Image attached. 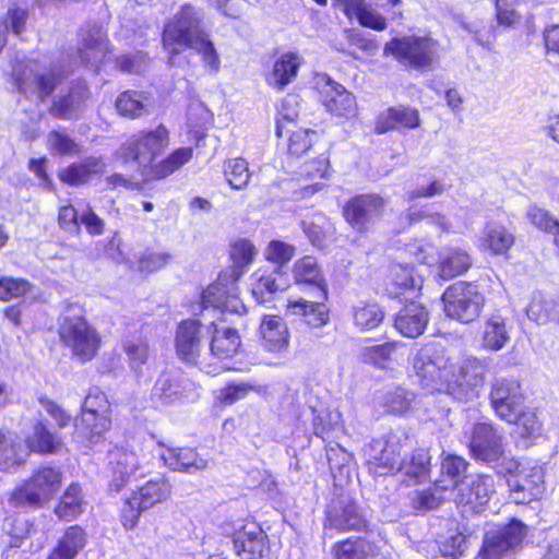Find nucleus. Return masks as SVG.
Listing matches in <instances>:
<instances>
[{
  "label": "nucleus",
  "instance_id": "nucleus-61",
  "mask_svg": "<svg viewBox=\"0 0 559 559\" xmlns=\"http://www.w3.org/2000/svg\"><path fill=\"white\" fill-rule=\"evenodd\" d=\"M526 218L535 228L544 234H549L559 223V219L552 216L548 210L537 204L528 205Z\"/></svg>",
  "mask_w": 559,
  "mask_h": 559
},
{
  "label": "nucleus",
  "instance_id": "nucleus-13",
  "mask_svg": "<svg viewBox=\"0 0 559 559\" xmlns=\"http://www.w3.org/2000/svg\"><path fill=\"white\" fill-rule=\"evenodd\" d=\"M298 112H278L275 120V135L286 139V154L289 158L299 159L307 154L316 144L318 132L308 128H297Z\"/></svg>",
  "mask_w": 559,
  "mask_h": 559
},
{
  "label": "nucleus",
  "instance_id": "nucleus-34",
  "mask_svg": "<svg viewBox=\"0 0 559 559\" xmlns=\"http://www.w3.org/2000/svg\"><path fill=\"white\" fill-rule=\"evenodd\" d=\"M404 346L405 343L401 341H388L381 344L367 345L360 349L359 358L362 364L385 370L395 360L397 350Z\"/></svg>",
  "mask_w": 559,
  "mask_h": 559
},
{
  "label": "nucleus",
  "instance_id": "nucleus-2",
  "mask_svg": "<svg viewBox=\"0 0 559 559\" xmlns=\"http://www.w3.org/2000/svg\"><path fill=\"white\" fill-rule=\"evenodd\" d=\"M170 144L169 129L159 123L153 129H142L128 138L120 146V156L128 163H136L148 180H162L179 170L193 157L191 146L178 147L156 162Z\"/></svg>",
  "mask_w": 559,
  "mask_h": 559
},
{
  "label": "nucleus",
  "instance_id": "nucleus-54",
  "mask_svg": "<svg viewBox=\"0 0 559 559\" xmlns=\"http://www.w3.org/2000/svg\"><path fill=\"white\" fill-rule=\"evenodd\" d=\"M158 460L169 469L186 474H194L207 465L202 456H158Z\"/></svg>",
  "mask_w": 559,
  "mask_h": 559
},
{
  "label": "nucleus",
  "instance_id": "nucleus-36",
  "mask_svg": "<svg viewBox=\"0 0 559 559\" xmlns=\"http://www.w3.org/2000/svg\"><path fill=\"white\" fill-rule=\"evenodd\" d=\"M87 542L85 531L79 525L66 530L48 559H74Z\"/></svg>",
  "mask_w": 559,
  "mask_h": 559
},
{
  "label": "nucleus",
  "instance_id": "nucleus-11",
  "mask_svg": "<svg viewBox=\"0 0 559 559\" xmlns=\"http://www.w3.org/2000/svg\"><path fill=\"white\" fill-rule=\"evenodd\" d=\"M333 173L331 154L324 151L317 156L305 160L296 174L299 187L294 190L296 200L312 197L326 187Z\"/></svg>",
  "mask_w": 559,
  "mask_h": 559
},
{
  "label": "nucleus",
  "instance_id": "nucleus-22",
  "mask_svg": "<svg viewBox=\"0 0 559 559\" xmlns=\"http://www.w3.org/2000/svg\"><path fill=\"white\" fill-rule=\"evenodd\" d=\"M515 240L514 228L489 221L484 225L478 239V248L489 255L508 258Z\"/></svg>",
  "mask_w": 559,
  "mask_h": 559
},
{
  "label": "nucleus",
  "instance_id": "nucleus-20",
  "mask_svg": "<svg viewBox=\"0 0 559 559\" xmlns=\"http://www.w3.org/2000/svg\"><path fill=\"white\" fill-rule=\"evenodd\" d=\"M292 276L302 292L319 294L322 299H329V284L316 257L306 254L298 258L293 263Z\"/></svg>",
  "mask_w": 559,
  "mask_h": 559
},
{
  "label": "nucleus",
  "instance_id": "nucleus-37",
  "mask_svg": "<svg viewBox=\"0 0 559 559\" xmlns=\"http://www.w3.org/2000/svg\"><path fill=\"white\" fill-rule=\"evenodd\" d=\"M469 475L468 463L463 456H443L440 477L436 480V485L443 490L453 489Z\"/></svg>",
  "mask_w": 559,
  "mask_h": 559
},
{
  "label": "nucleus",
  "instance_id": "nucleus-43",
  "mask_svg": "<svg viewBox=\"0 0 559 559\" xmlns=\"http://www.w3.org/2000/svg\"><path fill=\"white\" fill-rule=\"evenodd\" d=\"M185 392L183 381L171 372H163L153 386V395L163 404H170L180 400Z\"/></svg>",
  "mask_w": 559,
  "mask_h": 559
},
{
  "label": "nucleus",
  "instance_id": "nucleus-38",
  "mask_svg": "<svg viewBox=\"0 0 559 559\" xmlns=\"http://www.w3.org/2000/svg\"><path fill=\"white\" fill-rule=\"evenodd\" d=\"M255 253V247L250 239L238 238L231 241L228 251L231 265L224 269V271L240 278L247 266L253 262Z\"/></svg>",
  "mask_w": 559,
  "mask_h": 559
},
{
  "label": "nucleus",
  "instance_id": "nucleus-57",
  "mask_svg": "<svg viewBox=\"0 0 559 559\" xmlns=\"http://www.w3.org/2000/svg\"><path fill=\"white\" fill-rule=\"evenodd\" d=\"M48 150L57 155H75L81 152L80 145L66 132L51 130L48 133Z\"/></svg>",
  "mask_w": 559,
  "mask_h": 559
},
{
  "label": "nucleus",
  "instance_id": "nucleus-29",
  "mask_svg": "<svg viewBox=\"0 0 559 559\" xmlns=\"http://www.w3.org/2000/svg\"><path fill=\"white\" fill-rule=\"evenodd\" d=\"M467 444L471 454H502L503 437L492 423H476Z\"/></svg>",
  "mask_w": 559,
  "mask_h": 559
},
{
  "label": "nucleus",
  "instance_id": "nucleus-60",
  "mask_svg": "<svg viewBox=\"0 0 559 559\" xmlns=\"http://www.w3.org/2000/svg\"><path fill=\"white\" fill-rule=\"evenodd\" d=\"M295 253L296 249L293 245L277 239L271 240L264 250L265 259L278 267L287 264Z\"/></svg>",
  "mask_w": 559,
  "mask_h": 559
},
{
  "label": "nucleus",
  "instance_id": "nucleus-1",
  "mask_svg": "<svg viewBox=\"0 0 559 559\" xmlns=\"http://www.w3.org/2000/svg\"><path fill=\"white\" fill-rule=\"evenodd\" d=\"M412 369L421 388L466 403L478 397L487 366L478 358H467L461 365L453 362L441 344L429 342L415 353Z\"/></svg>",
  "mask_w": 559,
  "mask_h": 559
},
{
  "label": "nucleus",
  "instance_id": "nucleus-35",
  "mask_svg": "<svg viewBox=\"0 0 559 559\" xmlns=\"http://www.w3.org/2000/svg\"><path fill=\"white\" fill-rule=\"evenodd\" d=\"M73 425L79 436L93 441L94 438L100 437L110 429L111 417L99 415L98 413L87 409H81V414L74 418Z\"/></svg>",
  "mask_w": 559,
  "mask_h": 559
},
{
  "label": "nucleus",
  "instance_id": "nucleus-33",
  "mask_svg": "<svg viewBox=\"0 0 559 559\" xmlns=\"http://www.w3.org/2000/svg\"><path fill=\"white\" fill-rule=\"evenodd\" d=\"M334 7H340L343 13L352 19L355 16L358 23L367 28L381 32L386 28L385 19L373 12L365 0H333Z\"/></svg>",
  "mask_w": 559,
  "mask_h": 559
},
{
  "label": "nucleus",
  "instance_id": "nucleus-9",
  "mask_svg": "<svg viewBox=\"0 0 559 559\" xmlns=\"http://www.w3.org/2000/svg\"><path fill=\"white\" fill-rule=\"evenodd\" d=\"M62 81L60 71L50 69L38 72L28 66H21L12 72V82L17 92L25 97L35 96L39 102H46Z\"/></svg>",
  "mask_w": 559,
  "mask_h": 559
},
{
  "label": "nucleus",
  "instance_id": "nucleus-40",
  "mask_svg": "<svg viewBox=\"0 0 559 559\" xmlns=\"http://www.w3.org/2000/svg\"><path fill=\"white\" fill-rule=\"evenodd\" d=\"M510 336L507 329V319L500 314H491L484 322L483 347L497 352L502 349L509 342Z\"/></svg>",
  "mask_w": 559,
  "mask_h": 559
},
{
  "label": "nucleus",
  "instance_id": "nucleus-10",
  "mask_svg": "<svg viewBox=\"0 0 559 559\" xmlns=\"http://www.w3.org/2000/svg\"><path fill=\"white\" fill-rule=\"evenodd\" d=\"M238 281L239 277L222 270L216 280L202 290V308H214L221 312H239L243 309L239 299Z\"/></svg>",
  "mask_w": 559,
  "mask_h": 559
},
{
  "label": "nucleus",
  "instance_id": "nucleus-7",
  "mask_svg": "<svg viewBox=\"0 0 559 559\" xmlns=\"http://www.w3.org/2000/svg\"><path fill=\"white\" fill-rule=\"evenodd\" d=\"M438 47V40L431 36L407 35L391 38L384 51L405 67L424 71L432 68Z\"/></svg>",
  "mask_w": 559,
  "mask_h": 559
},
{
  "label": "nucleus",
  "instance_id": "nucleus-32",
  "mask_svg": "<svg viewBox=\"0 0 559 559\" xmlns=\"http://www.w3.org/2000/svg\"><path fill=\"white\" fill-rule=\"evenodd\" d=\"M234 548L240 559H263L267 551V535L257 526L245 528L234 539Z\"/></svg>",
  "mask_w": 559,
  "mask_h": 559
},
{
  "label": "nucleus",
  "instance_id": "nucleus-25",
  "mask_svg": "<svg viewBox=\"0 0 559 559\" xmlns=\"http://www.w3.org/2000/svg\"><path fill=\"white\" fill-rule=\"evenodd\" d=\"M429 313L416 299L407 300L394 318L395 329L407 338H417L427 329Z\"/></svg>",
  "mask_w": 559,
  "mask_h": 559
},
{
  "label": "nucleus",
  "instance_id": "nucleus-3",
  "mask_svg": "<svg viewBox=\"0 0 559 559\" xmlns=\"http://www.w3.org/2000/svg\"><path fill=\"white\" fill-rule=\"evenodd\" d=\"M160 45L168 60L173 62L187 50H194L203 63L217 71L221 59L217 49L204 27L203 12L190 2L179 7L164 23Z\"/></svg>",
  "mask_w": 559,
  "mask_h": 559
},
{
  "label": "nucleus",
  "instance_id": "nucleus-4",
  "mask_svg": "<svg viewBox=\"0 0 559 559\" xmlns=\"http://www.w3.org/2000/svg\"><path fill=\"white\" fill-rule=\"evenodd\" d=\"M58 336L80 364L94 360L103 346V336L87 318L84 307L72 304L58 319Z\"/></svg>",
  "mask_w": 559,
  "mask_h": 559
},
{
  "label": "nucleus",
  "instance_id": "nucleus-39",
  "mask_svg": "<svg viewBox=\"0 0 559 559\" xmlns=\"http://www.w3.org/2000/svg\"><path fill=\"white\" fill-rule=\"evenodd\" d=\"M211 325L214 326L210 343L211 353L221 359L235 356L241 346L238 331L231 328L217 329L214 323Z\"/></svg>",
  "mask_w": 559,
  "mask_h": 559
},
{
  "label": "nucleus",
  "instance_id": "nucleus-41",
  "mask_svg": "<svg viewBox=\"0 0 559 559\" xmlns=\"http://www.w3.org/2000/svg\"><path fill=\"white\" fill-rule=\"evenodd\" d=\"M100 171V162L95 157H87L82 162L71 163L59 174L61 182L79 187L86 183L93 174Z\"/></svg>",
  "mask_w": 559,
  "mask_h": 559
},
{
  "label": "nucleus",
  "instance_id": "nucleus-48",
  "mask_svg": "<svg viewBox=\"0 0 559 559\" xmlns=\"http://www.w3.org/2000/svg\"><path fill=\"white\" fill-rule=\"evenodd\" d=\"M81 487L78 484H71L62 495L59 503L55 508V514L64 521L75 519L82 513Z\"/></svg>",
  "mask_w": 559,
  "mask_h": 559
},
{
  "label": "nucleus",
  "instance_id": "nucleus-21",
  "mask_svg": "<svg viewBox=\"0 0 559 559\" xmlns=\"http://www.w3.org/2000/svg\"><path fill=\"white\" fill-rule=\"evenodd\" d=\"M421 124L419 110L408 105L390 106L374 118L373 133L381 135L395 130H414Z\"/></svg>",
  "mask_w": 559,
  "mask_h": 559
},
{
  "label": "nucleus",
  "instance_id": "nucleus-23",
  "mask_svg": "<svg viewBox=\"0 0 559 559\" xmlns=\"http://www.w3.org/2000/svg\"><path fill=\"white\" fill-rule=\"evenodd\" d=\"M325 526L338 531H360L365 520L357 504L347 496L332 500L326 510Z\"/></svg>",
  "mask_w": 559,
  "mask_h": 559
},
{
  "label": "nucleus",
  "instance_id": "nucleus-52",
  "mask_svg": "<svg viewBox=\"0 0 559 559\" xmlns=\"http://www.w3.org/2000/svg\"><path fill=\"white\" fill-rule=\"evenodd\" d=\"M29 11L27 8L12 4L8 8L5 14L1 19V27L10 31L15 36H21L27 27Z\"/></svg>",
  "mask_w": 559,
  "mask_h": 559
},
{
  "label": "nucleus",
  "instance_id": "nucleus-6",
  "mask_svg": "<svg viewBox=\"0 0 559 559\" xmlns=\"http://www.w3.org/2000/svg\"><path fill=\"white\" fill-rule=\"evenodd\" d=\"M442 300L447 316L465 324L479 318L487 302L485 292L477 281H457L449 285Z\"/></svg>",
  "mask_w": 559,
  "mask_h": 559
},
{
  "label": "nucleus",
  "instance_id": "nucleus-59",
  "mask_svg": "<svg viewBox=\"0 0 559 559\" xmlns=\"http://www.w3.org/2000/svg\"><path fill=\"white\" fill-rule=\"evenodd\" d=\"M170 259V254L166 252H157L154 250H145L138 258L136 271L143 275H148L164 269Z\"/></svg>",
  "mask_w": 559,
  "mask_h": 559
},
{
  "label": "nucleus",
  "instance_id": "nucleus-15",
  "mask_svg": "<svg viewBox=\"0 0 559 559\" xmlns=\"http://www.w3.org/2000/svg\"><path fill=\"white\" fill-rule=\"evenodd\" d=\"M318 95L319 102L333 117L349 120L358 114L354 94L329 75H323L318 82Z\"/></svg>",
  "mask_w": 559,
  "mask_h": 559
},
{
  "label": "nucleus",
  "instance_id": "nucleus-27",
  "mask_svg": "<svg viewBox=\"0 0 559 559\" xmlns=\"http://www.w3.org/2000/svg\"><path fill=\"white\" fill-rule=\"evenodd\" d=\"M473 257L467 249L445 247L438 255L437 275L443 281H451L468 272L473 266Z\"/></svg>",
  "mask_w": 559,
  "mask_h": 559
},
{
  "label": "nucleus",
  "instance_id": "nucleus-26",
  "mask_svg": "<svg viewBox=\"0 0 559 559\" xmlns=\"http://www.w3.org/2000/svg\"><path fill=\"white\" fill-rule=\"evenodd\" d=\"M314 300L306 298L289 299L286 309L290 314L299 316L312 328H321L330 322L329 299H322L319 294L308 293Z\"/></svg>",
  "mask_w": 559,
  "mask_h": 559
},
{
  "label": "nucleus",
  "instance_id": "nucleus-16",
  "mask_svg": "<svg viewBox=\"0 0 559 559\" xmlns=\"http://www.w3.org/2000/svg\"><path fill=\"white\" fill-rule=\"evenodd\" d=\"M525 393L521 382L513 378H501L492 382L489 402L495 414L502 420H511L515 412L525 405Z\"/></svg>",
  "mask_w": 559,
  "mask_h": 559
},
{
  "label": "nucleus",
  "instance_id": "nucleus-44",
  "mask_svg": "<svg viewBox=\"0 0 559 559\" xmlns=\"http://www.w3.org/2000/svg\"><path fill=\"white\" fill-rule=\"evenodd\" d=\"M444 527L447 528V533L439 534L438 536L440 551L445 557L455 558L464 552L466 548V537L454 520H447Z\"/></svg>",
  "mask_w": 559,
  "mask_h": 559
},
{
  "label": "nucleus",
  "instance_id": "nucleus-30",
  "mask_svg": "<svg viewBox=\"0 0 559 559\" xmlns=\"http://www.w3.org/2000/svg\"><path fill=\"white\" fill-rule=\"evenodd\" d=\"M312 426L314 435L326 442L324 447L326 452H345L338 443L332 441L341 430V414L338 412L325 407L313 409Z\"/></svg>",
  "mask_w": 559,
  "mask_h": 559
},
{
  "label": "nucleus",
  "instance_id": "nucleus-18",
  "mask_svg": "<svg viewBox=\"0 0 559 559\" xmlns=\"http://www.w3.org/2000/svg\"><path fill=\"white\" fill-rule=\"evenodd\" d=\"M203 324L197 319H185L177 325L175 349L177 357L187 365L197 366L203 348Z\"/></svg>",
  "mask_w": 559,
  "mask_h": 559
},
{
  "label": "nucleus",
  "instance_id": "nucleus-51",
  "mask_svg": "<svg viewBox=\"0 0 559 559\" xmlns=\"http://www.w3.org/2000/svg\"><path fill=\"white\" fill-rule=\"evenodd\" d=\"M224 175L228 185L236 190L245 188L251 176L248 163L241 157L225 160Z\"/></svg>",
  "mask_w": 559,
  "mask_h": 559
},
{
  "label": "nucleus",
  "instance_id": "nucleus-62",
  "mask_svg": "<svg viewBox=\"0 0 559 559\" xmlns=\"http://www.w3.org/2000/svg\"><path fill=\"white\" fill-rule=\"evenodd\" d=\"M409 392L403 388H395L389 391L383 401L386 411L394 415H405L412 407V399Z\"/></svg>",
  "mask_w": 559,
  "mask_h": 559
},
{
  "label": "nucleus",
  "instance_id": "nucleus-28",
  "mask_svg": "<svg viewBox=\"0 0 559 559\" xmlns=\"http://www.w3.org/2000/svg\"><path fill=\"white\" fill-rule=\"evenodd\" d=\"M301 64L302 58L297 51H285L274 60L265 82L276 91H284L297 79Z\"/></svg>",
  "mask_w": 559,
  "mask_h": 559
},
{
  "label": "nucleus",
  "instance_id": "nucleus-19",
  "mask_svg": "<svg viewBox=\"0 0 559 559\" xmlns=\"http://www.w3.org/2000/svg\"><path fill=\"white\" fill-rule=\"evenodd\" d=\"M112 51L108 34L103 27L93 24L82 29L78 56L84 66L99 68Z\"/></svg>",
  "mask_w": 559,
  "mask_h": 559
},
{
  "label": "nucleus",
  "instance_id": "nucleus-47",
  "mask_svg": "<svg viewBox=\"0 0 559 559\" xmlns=\"http://www.w3.org/2000/svg\"><path fill=\"white\" fill-rule=\"evenodd\" d=\"M514 417L515 418L511 420L504 421L516 426L518 433L521 438L531 439L540 435L543 424L534 409L523 405L515 412Z\"/></svg>",
  "mask_w": 559,
  "mask_h": 559
},
{
  "label": "nucleus",
  "instance_id": "nucleus-8",
  "mask_svg": "<svg viewBox=\"0 0 559 559\" xmlns=\"http://www.w3.org/2000/svg\"><path fill=\"white\" fill-rule=\"evenodd\" d=\"M388 200L377 192L356 193L341 209L344 222L359 236H366L384 215Z\"/></svg>",
  "mask_w": 559,
  "mask_h": 559
},
{
  "label": "nucleus",
  "instance_id": "nucleus-5",
  "mask_svg": "<svg viewBox=\"0 0 559 559\" xmlns=\"http://www.w3.org/2000/svg\"><path fill=\"white\" fill-rule=\"evenodd\" d=\"M62 478L60 469L41 466L10 493L8 502L12 508L38 510L56 497L62 486Z\"/></svg>",
  "mask_w": 559,
  "mask_h": 559
},
{
  "label": "nucleus",
  "instance_id": "nucleus-12",
  "mask_svg": "<svg viewBox=\"0 0 559 559\" xmlns=\"http://www.w3.org/2000/svg\"><path fill=\"white\" fill-rule=\"evenodd\" d=\"M527 526L518 519L485 534L481 552L486 559H500L521 547Z\"/></svg>",
  "mask_w": 559,
  "mask_h": 559
},
{
  "label": "nucleus",
  "instance_id": "nucleus-56",
  "mask_svg": "<svg viewBox=\"0 0 559 559\" xmlns=\"http://www.w3.org/2000/svg\"><path fill=\"white\" fill-rule=\"evenodd\" d=\"M123 353L127 355L129 366L132 370L139 371L150 357V346L145 340H128L122 344Z\"/></svg>",
  "mask_w": 559,
  "mask_h": 559
},
{
  "label": "nucleus",
  "instance_id": "nucleus-53",
  "mask_svg": "<svg viewBox=\"0 0 559 559\" xmlns=\"http://www.w3.org/2000/svg\"><path fill=\"white\" fill-rule=\"evenodd\" d=\"M543 481L542 468L533 467L530 471L522 469L521 473L508 479L509 488L531 489L530 492L538 496L542 493L540 483Z\"/></svg>",
  "mask_w": 559,
  "mask_h": 559
},
{
  "label": "nucleus",
  "instance_id": "nucleus-42",
  "mask_svg": "<svg viewBox=\"0 0 559 559\" xmlns=\"http://www.w3.org/2000/svg\"><path fill=\"white\" fill-rule=\"evenodd\" d=\"M147 93L143 91L126 90L118 94L115 108L119 116L127 119H139L146 111L145 102Z\"/></svg>",
  "mask_w": 559,
  "mask_h": 559
},
{
  "label": "nucleus",
  "instance_id": "nucleus-31",
  "mask_svg": "<svg viewBox=\"0 0 559 559\" xmlns=\"http://www.w3.org/2000/svg\"><path fill=\"white\" fill-rule=\"evenodd\" d=\"M24 443L29 454H56L64 445L62 437L52 432L41 420L34 423Z\"/></svg>",
  "mask_w": 559,
  "mask_h": 559
},
{
  "label": "nucleus",
  "instance_id": "nucleus-64",
  "mask_svg": "<svg viewBox=\"0 0 559 559\" xmlns=\"http://www.w3.org/2000/svg\"><path fill=\"white\" fill-rule=\"evenodd\" d=\"M336 559H366L365 542L360 538L346 539L334 546Z\"/></svg>",
  "mask_w": 559,
  "mask_h": 559
},
{
  "label": "nucleus",
  "instance_id": "nucleus-45",
  "mask_svg": "<svg viewBox=\"0 0 559 559\" xmlns=\"http://www.w3.org/2000/svg\"><path fill=\"white\" fill-rule=\"evenodd\" d=\"M385 312L377 302H364L353 310L354 325L360 332L377 329L384 320Z\"/></svg>",
  "mask_w": 559,
  "mask_h": 559
},
{
  "label": "nucleus",
  "instance_id": "nucleus-17",
  "mask_svg": "<svg viewBox=\"0 0 559 559\" xmlns=\"http://www.w3.org/2000/svg\"><path fill=\"white\" fill-rule=\"evenodd\" d=\"M91 98L92 92L87 82L83 79L75 80L64 93L51 100L48 112L59 120L79 119Z\"/></svg>",
  "mask_w": 559,
  "mask_h": 559
},
{
  "label": "nucleus",
  "instance_id": "nucleus-46",
  "mask_svg": "<svg viewBox=\"0 0 559 559\" xmlns=\"http://www.w3.org/2000/svg\"><path fill=\"white\" fill-rule=\"evenodd\" d=\"M171 487L165 479L150 480L142 486L138 493L133 496L141 501L142 509H151L157 503H162L170 496Z\"/></svg>",
  "mask_w": 559,
  "mask_h": 559
},
{
  "label": "nucleus",
  "instance_id": "nucleus-63",
  "mask_svg": "<svg viewBox=\"0 0 559 559\" xmlns=\"http://www.w3.org/2000/svg\"><path fill=\"white\" fill-rule=\"evenodd\" d=\"M411 507L415 512H427L436 510L441 504V498L433 489L413 490L409 496Z\"/></svg>",
  "mask_w": 559,
  "mask_h": 559
},
{
  "label": "nucleus",
  "instance_id": "nucleus-58",
  "mask_svg": "<svg viewBox=\"0 0 559 559\" xmlns=\"http://www.w3.org/2000/svg\"><path fill=\"white\" fill-rule=\"evenodd\" d=\"M31 283L21 277L0 276V301H9L31 292Z\"/></svg>",
  "mask_w": 559,
  "mask_h": 559
},
{
  "label": "nucleus",
  "instance_id": "nucleus-50",
  "mask_svg": "<svg viewBox=\"0 0 559 559\" xmlns=\"http://www.w3.org/2000/svg\"><path fill=\"white\" fill-rule=\"evenodd\" d=\"M430 456H401L397 465V473L403 474L409 480L419 483L424 480L429 472Z\"/></svg>",
  "mask_w": 559,
  "mask_h": 559
},
{
  "label": "nucleus",
  "instance_id": "nucleus-49",
  "mask_svg": "<svg viewBox=\"0 0 559 559\" xmlns=\"http://www.w3.org/2000/svg\"><path fill=\"white\" fill-rule=\"evenodd\" d=\"M111 465V491L119 492L138 468L136 456H117Z\"/></svg>",
  "mask_w": 559,
  "mask_h": 559
},
{
  "label": "nucleus",
  "instance_id": "nucleus-14",
  "mask_svg": "<svg viewBox=\"0 0 559 559\" xmlns=\"http://www.w3.org/2000/svg\"><path fill=\"white\" fill-rule=\"evenodd\" d=\"M424 278L412 264L391 262L385 276L388 295L401 302L417 299L420 296Z\"/></svg>",
  "mask_w": 559,
  "mask_h": 559
},
{
  "label": "nucleus",
  "instance_id": "nucleus-24",
  "mask_svg": "<svg viewBox=\"0 0 559 559\" xmlns=\"http://www.w3.org/2000/svg\"><path fill=\"white\" fill-rule=\"evenodd\" d=\"M259 338L264 350L284 354L289 347V331L286 322L276 314L262 317L259 326Z\"/></svg>",
  "mask_w": 559,
  "mask_h": 559
},
{
  "label": "nucleus",
  "instance_id": "nucleus-55",
  "mask_svg": "<svg viewBox=\"0 0 559 559\" xmlns=\"http://www.w3.org/2000/svg\"><path fill=\"white\" fill-rule=\"evenodd\" d=\"M252 389L253 386L249 383L228 382L218 390L214 400L219 406H229L243 400Z\"/></svg>",
  "mask_w": 559,
  "mask_h": 559
}]
</instances>
